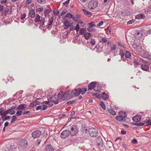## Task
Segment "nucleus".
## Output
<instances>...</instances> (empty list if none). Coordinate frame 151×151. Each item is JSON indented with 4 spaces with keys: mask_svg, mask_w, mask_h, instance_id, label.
<instances>
[{
    "mask_svg": "<svg viewBox=\"0 0 151 151\" xmlns=\"http://www.w3.org/2000/svg\"><path fill=\"white\" fill-rule=\"evenodd\" d=\"M9 110H8L6 111H4L3 110H1V112H2L3 114V116H5L6 115L8 114L9 113Z\"/></svg>",
    "mask_w": 151,
    "mask_h": 151,
    "instance_id": "obj_37",
    "label": "nucleus"
},
{
    "mask_svg": "<svg viewBox=\"0 0 151 151\" xmlns=\"http://www.w3.org/2000/svg\"><path fill=\"white\" fill-rule=\"evenodd\" d=\"M38 2L41 4H44L45 3V0H37Z\"/></svg>",
    "mask_w": 151,
    "mask_h": 151,
    "instance_id": "obj_54",
    "label": "nucleus"
},
{
    "mask_svg": "<svg viewBox=\"0 0 151 151\" xmlns=\"http://www.w3.org/2000/svg\"><path fill=\"white\" fill-rule=\"evenodd\" d=\"M22 111H19L17 112L16 114L17 116H20L22 115Z\"/></svg>",
    "mask_w": 151,
    "mask_h": 151,
    "instance_id": "obj_56",
    "label": "nucleus"
},
{
    "mask_svg": "<svg viewBox=\"0 0 151 151\" xmlns=\"http://www.w3.org/2000/svg\"><path fill=\"white\" fill-rule=\"evenodd\" d=\"M81 93V88H79L78 89H75L73 90L70 94V96L72 97L74 96H78Z\"/></svg>",
    "mask_w": 151,
    "mask_h": 151,
    "instance_id": "obj_6",
    "label": "nucleus"
},
{
    "mask_svg": "<svg viewBox=\"0 0 151 151\" xmlns=\"http://www.w3.org/2000/svg\"><path fill=\"white\" fill-rule=\"evenodd\" d=\"M86 31V29L83 28H81L80 29L79 31V33L80 34L83 35L84 33H85V32Z\"/></svg>",
    "mask_w": 151,
    "mask_h": 151,
    "instance_id": "obj_32",
    "label": "nucleus"
},
{
    "mask_svg": "<svg viewBox=\"0 0 151 151\" xmlns=\"http://www.w3.org/2000/svg\"><path fill=\"white\" fill-rule=\"evenodd\" d=\"M88 24L89 26V27H93L95 26L94 22H93L89 23H88Z\"/></svg>",
    "mask_w": 151,
    "mask_h": 151,
    "instance_id": "obj_53",
    "label": "nucleus"
},
{
    "mask_svg": "<svg viewBox=\"0 0 151 151\" xmlns=\"http://www.w3.org/2000/svg\"><path fill=\"white\" fill-rule=\"evenodd\" d=\"M78 129L76 126L73 125L71 127L69 133L71 136L76 135L78 133Z\"/></svg>",
    "mask_w": 151,
    "mask_h": 151,
    "instance_id": "obj_4",
    "label": "nucleus"
},
{
    "mask_svg": "<svg viewBox=\"0 0 151 151\" xmlns=\"http://www.w3.org/2000/svg\"><path fill=\"white\" fill-rule=\"evenodd\" d=\"M141 116L140 115H137L132 118V120L134 122H139L140 121Z\"/></svg>",
    "mask_w": 151,
    "mask_h": 151,
    "instance_id": "obj_11",
    "label": "nucleus"
},
{
    "mask_svg": "<svg viewBox=\"0 0 151 151\" xmlns=\"http://www.w3.org/2000/svg\"><path fill=\"white\" fill-rule=\"evenodd\" d=\"M92 95L93 96H96L97 97H99L101 96V95L100 94L97 95V93H94L92 94Z\"/></svg>",
    "mask_w": 151,
    "mask_h": 151,
    "instance_id": "obj_62",
    "label": "nucleus"
},
{
    "mask_svg": "<svg viewBox=\"0 0 151 151\" xmlns=\"http://www.w3.org/2000/svg\"><path fill=\"white\" fill-rule=\"evenodd\" d=\"M40 24H41L42 25H43L45 22L44 18H42L40 20Z\"/></svg>",
    "mask_w": 151,
    "mask_h": 151,
    "instance_id": "obj_51",
    "label": "nucleus"
},
{
    "mask_svg": "<svg viewBox=\"0 0 151 151\" xmlns=\"http://www.w3.org/2000/svg\"><path fill=\"white\" fill-rule=\"evenodd\" d=\"M103 24V22L102 21H101L99 22L97 25V27L100 26L102 25Z\"/></svg>",
    "mask_w": 151,
    "mask_h": 151,
    "instance_id": "obj_64",
    "label": "nucleus"
},
{
    "mask_svg": "<svg viewBox=\"0 0 151 151\" xmlns=\"http://www.w3.org/2000/svg\"><path fill=\"white\" fill-rule=\"evenodd\" d=\"M107 111L108 112L112 115H115L116 114L115 111L112 109H108Z\"/></svg>",
    "mask_w": 151,
    "mask_h": 151,
    "instance_id": "obj_28",
    "label": "nucleus"
},
{
    "mask_svg": "<svg viewBox=\"0 0 151 151\" xmlns=\"http://www.w3.org/2000/svg\"><path fill=\"white\" fill-rule=\"evenodd\" d=\"M29 16L31 18H34L35 17V11L34 10L32 9L29 10Z\"/></svg>",
    "mask_w": 151,
    "mask_h": 151,
    "instance_id": "obj_12",
    "label": "nucleus"
},
{
    "mask_svg": "<svg viewBox=\"0 0 151 151\" xmlns=\"http://www.w3.org/2000/svg\"><path fill=\"white\" fill-rule=\"evenodd\" d=\"M58 97L63 101L66 99H69L70 98V95L68 93H65L62 95L59 93L58 95Z\"/></svg>",
    "mask_w": 151,
    "mask_h": 151,
    "instance_id": "obj_5",
    "label": "nucleus"
},
{
    "mask_svg": "<svg viewBox=\"0 0 151 151\" xmlns=\"http://www.w3.org/2000/svg\"><path fill=\"white\" fill-rule=\"evenodd\" d=\"M10 116H6L5 117L3 116L2 117V120L3 121H6L10 118Z\"/></svg>",
    "mask_w": 151,
    "mask_h": 151,
    "instance_id": "obj_44",
    "label": "nucleus"
},
{
    "mask_svg": "<svg viewBox=\"0 0 151 151\" xmlns=\"http://www.w3.org/2000/svg\"><path fill=\"white\" fill-rule=\"evenodd\" d=\"M95 40L94 39L91 38V40L90 41V43L92 45H94L95 44Z\"/></svg>",
    "mask_w": 151,
    "mask_h": 151,
    "instance_id": "obj_45",
    "label": "nucleus"
},
{
    "mask_svg": "<svg viewBox=\"0 0 151 151\" xmlns=\"http://www.w3.org/2000/svg\"><path fill=\"white\" fill-rule=\"evenodd\" d=\"M53 21V18L52 17L50 18L48 20L49 24L48 25L50 26L52 25Z\"/></svg>",
    "mask_w": 151,
    "mask_h": 151,
    "instance_id": "obj_38",
    "label": "nucleus"
},
{
    "mask_svg": "<svg viewBox=\"0 0 151 151\" xmlns=\"http://www.w3.org/2000/svg\"><path fill=\"white\" fill-rule=\"evenodd\" d=\"M96 83L95 82H93L90 83L88 86V89L90 90L94 89V88L95 86Z\"/></svg>",
    "mask_w": 151,
    "mask_h": 151,
    "instance_id": "obj_17",
    "label": "nucleus"
},
{
    "mask_svg": "<svg viewBox=\"0 0 151 151\" xmlns=\"http://www.w3.org/2000/svg\"><path fill=\"white\" fill-rule=\"evenodd\" d=\"M25 105L24 104L20 105L18 106L17 109L20 110L23 109L25 107Z\"/></svg>",
    "mask_w": 151,
    "mask_h": 151,
    "instance_id": "obj_34",
    "label": "nucleus"
},
{
    "mask_svg": "<svg viewBox=\"0 0 151 151\" xmlns=\"http://www.w3.org/2000/svg\"><path fill=\"white\" fill-rule=\"evenodd\" d=\"M141 68L143 70L147 71L149 69V67L147 65L143 64L141 65Z\"/></svg>",
    "mask_w": 151,
    "mask_h": 151,
    "instance_id": "obj_26",
    "label": "nucleus"
},
{
    "mask_svg": "<svg viewBox=\"0 0 151 151\" xmlns=\"http://www.w3.org/2000/svg\"><path fill=\"white\" fill-rule=\"evenodd\" d=\"M53 150V148L50 145H47L45 147L46 151H52Z\"/></svg>",
    "mask_w": 151,
    "mask_h": 151,
    "instance_id": "obj_16",
    "label": "nucleus"
},
{
    "mask_svg": "<svg viewBox=\"0 0 151 151\" xmlns=\"http://www.w3.org/2000/svg\"><path fill=\"white\" fill-rule=\"evenodd\" d=\"M88 132L89 135L92 137H95L98 134L97 129L96 127H92L89 128Z\"/></svg>",
    "mask_w": 151,
    "mask_h": 151,
    "instance_id": "obj_1",
    "label": "nucleus"
},
{
    "mask_svg": "<svg viewBox=\"0 0 151 151\" xmlns=\"http://www.w3.org/2000/svg\"><path fill=\"white\" fill-rule=\"evenodd\" d=\"M96 145L99 147H102L103 145V141L101 137H99L96 138Z\"/></svg>",
    "mask_w": 151,
    "mask_h": 151,
    "instance_id": "obj_9",
    "label": "nucleus"
},
{
    "mask_svg": "<svg viewBox=\"0 0 151 151\" xmlns=\"http://www.w3.org/2000/svg\"><path fill=\"white\" fill-rule=\"evenodd\" d=\"M76 101V100H74L72 101H70L67 102L66 104L67 105H70V104H73Z\"/></svg>",
    "mask_w": 151,
    "mask_h": 151,
    "instance_id": "obj_40",
    "label": "nucleus"
},
{
    "mask_svg": "<svg viewBox=\"0 0 151 151\" xmlns=\"http://www.w3.org/2000/svg\"><path fill=\"white\" fill-rule=\"evenodd\" d=\"M91 36V35L89 32H86L84 34V37L86 39L88 40Z\"/></svg>",
    "mask_w": 151,
    "mask_h": 151,
    "instance_id": "obj_23",
    "label": "nucleus"
},
{
    "mask_svg": "<svg viewBox=\"0 0 151 151\" xmlns=\"http://www.w3.org/2000/svg\"><path fill=\"white\" fill-rule=\"evenodd\" d=\"M39 102L35 100L30 103L29 106L31 107H33L39 104Z\"/></svg>",
    "mask_w": 151,
    "mask_h": 151,
    "instance_id": "obj_22",
    "label": "nucleus"
},
{
    "mask_svg": "<svg viewBox=\"0 0 151 151\" xmlns=\"http://www.w3.org/2000/svg\"><path fill=\"white\" fill-rule=\"evenodd\" d=\"M101 86L99 84H96L94 88V90L95 91H99L101 90Z\"/></svg>",
    "mask_w": 151,
    "mask_h": 151,
    "instance_id": "obj_18",
    "label": "nucleus"
},
{
    "mask_svg": "<svg viewBox=\"0 0 151 151\" xmlns=\"http://www.w3.org/2000/svg\"><path fill=\"white\" fill-rule=\"evenodd\" d=\"M27 143L25 141L22 140L20 142V145L23 148H24L27 146Z\"/></svg>",
    "mask_w": 151,
    "mask_h": 151,
    "instance_id": "obj_20",
    "label": "nucleus"
},
{
    "mask_svg": "<svg viewBox=\"0 0 151 151\" xmlns=\"http://www.w3.org/2000/svg\"><path fill=\"white\" fill-rule=\"evenodd\" d=\"M41 134V132L39 130H37L34 131L32 133V137L35 139L39 137Z\"/></svg>",
    "mask_w": 151,
    "mask_h": 151,
    "instance_id": "obj_8",
    "label": "nucleus"
},
{
    "mask_svg": "<svg viewBox=\"0 0 151 151\" xmlns=\"http://www.w3.org/2000/svg\"><path fill=\"white\" fill-rule=\"evenodd\" d=\"M30 113V111H26L24 110L23 112V114H29Z\"/></svg>",
    "mask_w": 151,
    "mask_h": 151,
    "instance_id": "obj_60",
    "label": "nucleus"
},
{
    "mask_svg": "<svg viewBox=\"0 0 151 151\" xmlns=\"http://www.w3.org/2000/svg\"><path fill=\"white\" fill-rule=\"evenodd\" d=\"M119 55L121 56V59L123 58L124 55H125V51L122 50H120V51Z\"/></svg>",
    "mask_w": 151,
    "mask_h": 151,
    "instance_id": "obj_35",
    "label": "nucleus"
},
{
    "mask_svg": "<svg viewBox=\"0 0 151 151\" xmlns=\"http://www.w3.org/2000/svg\"><path fill=\"white\" fill-rule=\"evenodd\" d=\"M17 117L15 116H13L12 118V120L11 122V123H12V122H14L17 119Z\"/></svg>",
    "mask_w": 151,
    "mask_h": 151,
    "instance_id": "obj_49",
    "label": "nucleus"
},
{
    "mask_svg": "<svg viewBox=\"0 0 151 151\" xmlns=\"http://www.w3.org/2000/svg\"><path fill=\"white\" fill-rule=\"evenodd\" d=\"M100 105L103 109L105 110V106L103 102H102L100 104Z\"/></svg>",
    "mask_w": 151,
    "mask_h": 151,
    "instance_id": "obj_52",
    "label": "nucleus"
},
{
    "mask_svg": "<svg viewBox=\"0 0 151 151\" xmlns=\"http://www.w3.org/2000/svg\"><path fill=\"white\" fill-rule=\"evenodd\" d=\"M145 124L144 121L142 122H139V123H135L134 124L135 125L137 126H142Z\"/></svg>",
    "mask_w": 151,
    "mask_h": 151,
    "instance_id": "obj_39",
    "label": "nucleus"
},
{
    "mask_svg": "<svg viewBox=\"0 0 151 151\" xmlns=\"http://www.w3.org/2000/svg\"><path fill=\"white\" fill-rule=\"evenodd\" d=\"M86 91V88H83L82 89L81 88V93H80L81 94H84Z\"/></svg>",
    "mask_w": 151,
    "mask_h": 151,
    "instance_id": "obj_41",
    "label": "nucleus"
},
{
    "mask_svg": "<svg viewBox=\"0 0 151 151\" xmlns=\"http://www.w3.org/2000/svg\"><path fill=\"white\" fill-rule=\"evenodd\" d=\"M26 16V15L25 13L22 14L20 17L21 19L22 20H23L25 18Z\"/></svg>",
    "mask_w": 151,
    "mask_h": 151,
    "instance_id": "obj_59",
    "label": "nucleus"
},
{
    "mask_svg": "<svg viewBox=\"0 0 151 151\" xmlns=\"http://www.w3.org/2000/svg\"><path fill=\"white\" fill-rule=\"evenodd\" d=\"M110 46L111 47V50L112 51H115L116 47V45L113 43L111 44Z\"/></svg>",
    "mask_w": 151,
    "mask_h": 151,
    "instance_id": "obj_30",
    "label": "nucleus"
},
{
    "mask_svg": "<svg viewBox=\"0 0 151 151\" xmlns=\"http://www.w3.org/2000/svg\"><path fill=\"white\" fill-rule=\"evenodd\" d=\"M143 55L146 58H151V56L148 54L147 52V51H145L144 52Z\"/></svg>",
    "mask_w": 151,
    "mask_h": 151,
    "instance_id": "obj_29",
    "label": "nucleus"
},
{
    "mask_svg": "<svg viewBox=\"0 0 151 151\" xmlns=\"http://www.w3.org/2000/svg\"><path fill=\"white\" fill-rule=\"evenodd\" d=\"M143 50L141 46H138L137 48L136 49H135V50L139 53H141Z\"/></svg>",
    "mask_w": 151,
    "mask_h": 151,
    "instance_id": "obj_31",
    "label": "nucleus"
},
{
    "mask_svg": "<svg viewBox=\"0 0 151 151\" xmlns=\"http://www.w3.org/2000/svg\"><path fill=\"white\" fill-rule=\"evenodd\" d=\"M41 141L40 139H37L35 143L36 145L37 146L39 145L40 144Z\"/></svg>",
    "mask_w": 151,
    "mask_h": 151,
    "instance_id": "obj_57",
    "label": "nucleus"
},
{
    "mask_svg": "<svg viewBox=\"0 0 151 151\" xmlns=\"http://www.w3.org/2000/svg\"><path fill=\"white\" fill-rule=\"evenodd\" d=\"M145 15L143 13L139 14L135 16L136 19H143L145 17Z\"/></svg>",
    "mask_w": 151,
    "mask_h": 151,
    "instance_id": "obj_19",
    "label": "nucleus"
},
{
    "mask_svg": "<svg viewBox=\"0 0 151 151\" xmlns=\"http://www.w3.org/2000/svg\"><path fill=\"white\" fill-rule=\"evenodd\" d=\"M142 32L140 30L135 34V36L136 38L139 39L142 37Z\"/></svg>",
    "mask_w": 151,
    "mask_h": 151,
    "instance_id": "obj_13",
    "label": "nucleus"
},
{
    "mask_svg": "<svg viewBox=\"0 0 151 151\" xmlns=\"http://www.w3.org/2000/svg\"><path fill=\"white\" fill-rule=\"evenodd\" d=\"M132 47L135 50L137 48L138 46H137V44L134 43L132 44Z\"/></svg>",
    "mask_w": 151,
    "mask_h": 151,
    "instance_id": "obj_55",
    "label": "nucleus"
},
{
    "mask_svg": "<svg viewBox=\"0 0 151 151\" xmlns=\"http://www.w3.org/2000/svg\"><path fill=\"white\" fill-rule=\"evenodd\" d=\"M40 15L37 14L35 19V21L36 22H40Z\"/></svg>",
    "mask_w": 151,
    "mask_h": 151,
    "instance_id": "obj_33",
    "label": "nucleus"
},
{
    "mask_svg": "<svg viewBox=\"0 0 151 151\" xmlns=\"http://www.w3.org/2000/svg\"><path fill=\"white\" fill-rule=\"evenodd\" d=\"M73 14H70V13H67L66 15L65 16V17H69L70 18H71L72 17Z\"/></svg>",
    "mask_w": 151,
    "mask_h": 151,
    "instance_id": "obj_48",
    "label": "nucleus"
},
{
    "mask_svg": "<svg viewBox=\"0 0 151 151\" xmlns=\"http://www.w3.org/2000/svg\"><path fill=\"white\" fill-rule=\"evenodd\" d=\"M131 55V53L128 51H125V56L127 58H129Z\"/></svg>",
    "mask_w": 151,
    "mask_h": 151,
    "instance_id": "obj_25",
    "label": "nucleus"
},
{
    "mask_svg": "<svg viewBox=\"0 0 151 151\" xmlns=\"http://www.w3.org/2000/svg\"><path fill=\"white\" fill-rule=\"evenodd\" d=\"M132 142L134 144H136L137 143V141L136 139H134L132 141Z\"/></svg>",
    "mask_w": 151,
    "mask_h": 151,
    "instance_id": "obj_61",
    "label": "nucleus"
},
{
    "mask_svg": "<svg viewBox=\"0 0 151 151\" xmlns=\"http://www.w3.org/2000/svg\"><path fill=\"white\" fill-rule=\"evenodd\" d=\"M98 4L96 0H92L88 3V7L91 9H94L97 6Z\"/></svg>",
    "mask_w": 151,
    "mask_h": 151,
    "instance_id": "obj_3",
    "label": "nucleus"
},
{
    "mask_svg": "<svg viewBox=\"0 0 151 151\" xmlns=\"http://www.w3.org/2000/svg\"><path fill=\"white\" fill-rule=\"evenodd\" d=\"M134 64L135 66H137L139 64V63L138 60H135L134 61Z\"/></svg>",
    "mask_w": 151,
    "mask_h": 151,
    "instance_id": "obj_58",
    "label": "nucleus"
},
{
    "mask_svg": "<svg viewBox=\"0 0 151 151\" xmlns=\"http://www.w3.org/2000/svg\"><path fill=\"white\" fill-rule=\"evenodd\" d=\"M119 114L120 116H116V119L119 121L125 122L126 120L125 117L126 116V112L122 111L119 112Z\"/></svg>",
    "mask_w": 151,
    "mask_h": 151,
    "instance_id": "obj_2",
    "label": "nucleus"
},
{
    "mask_svg": "<svg viewBox=\"0 0 151 151\" xmlns=\"http://www.w3.org/2000/svg\"><path fill=\"white\" fill-rule=\"evenodd\" d=\"M47 106L46 105H43L42 106H39L37 107L36 109V110H44L46 109L47 108Z\"/></svg>",
    "mask_w": 151,
    "mask_h": 151,
    "instance_id": "obj_10",
    "label": "nucleus"
},
{
    "mask_svg": "<svg viewBox=\"0 0 151 151\" xmlns=\"http://www.w3.org/2000/svg\"><path fill=\"white\" fill-rule=\"evenodd\" d=\"M107 40L105 38H102L101 40V42H106L107 41Z\"/></svg>",
    "mask_w": 151,
    "mask_h": 151,
    "instance_id": "obj_63",
    "label": "nucleus"
},
{
    "mask_svg": "<svg viewBox=\"0 0 151 151\" xmlns=\"http://www.w3.org/2000/svg\"><path fill=\"white\" fill-rule=\"evenodd\" d=\"M145 124L147 123V125L151 126V120H146L144 121Z\"/></svg>",
    "mask_w": 151,
    "mask_h": 151,
    "instance_id": "obj_43",
    "label": "nucleus"
},
{
    "mask_svg": "<svg viewBox=\"0 0 151 151\" xmlns=\"http://www.w3.org/2000/svg\"><path fill=\"white\" fill-rule=\"evenodd\" d=\"M53 12L54 14L55 15H57L59 13V11L58 10H53Z\"/></svg>",
    "mask_w": 151,
    "mask_h": 151,
    "instance_id": "obj_46",
    "label": "nucleus"
},
{
    "mask_svg": "<svg viewBox=\"0 0 151 151\" xmlns=\"http://www.w3.org/2000/svg\"><path fill=\"white\" fill-rule=\"evenodd\" d=\"M63 23L65 26V29H67L69 27V23L66 19H64Z\"/></svg>",
    "mask_w": 151,
    "mask_h": 151,
    "instance_id": "obj_14",
    "label": "nucleus"
},
{
    "mask_svg": "<svg viewBox=\"0 0 151 151\" xmlns=\"http://www.w3.org/2000/svg\"><path fill=\"white\" fill-rule=\"evenodd\" d=\"M121 14L123 16L128 15L130 14V12L128 10L124 9L121 13Z\"/></svg>",
    "mask_w": 151,
    "mask_h": 151,
    "instance_id": "obj_21",
    "label": "nucleus"
},
{
    "mask_svg": "<svg viewBox=\"0 0 151 151\" xmlns=\"http://www.w3.org/2000/svg\"><path fill=\"white\" fill-rule=\"evenodd\" d=\"M75 29L76 30V32H78L79 31V30L80 29L79 25L78 24H77L76 25V27H75Z\"/></svg>",
    "mask_w": 151,
    "mask_h": 151,
    "instance_id": "obj_50",
    "label": "nucleus"
},
{
    "mask_svg": "<svg viewBox=\"0 0 151 151\" xmlns=\"http://www.w3.org/2000/svg\"><path fill=\"white\" fill-rule=\"evenodd\" d=\"M84 14L88 17H90L92 15V13L85 9H83Z\"/></svg>",
    "mask_w": 151,
    "mask_h": 151,
    "instance_id": "obj_15",
    "label": "nucleus"
},
{
    "mask_svg": "<svg viewBox=\"0 0 151 151\" xmlns=\"http://www.w3.org/2000/svg\"><path fill=\"white\" fill-rule=\"evenodd\" d=\"M48 99L49 100H50L52 102L54 103L55 104H57L59 103V101H58L57 100L55 101L54 100H52V97L49 96L47 97Z\"/></svg>",
    "mask_w": 151,
    "mask_h": 151,
    "instance_id": "obj_27",
    "label": "nucleus"
},
{
    "mask_svg": "<svg viewBox=\"0 0 151 151\" xmlns=\"http://www.w3.org/2000/svg\"><path fill=\"white\" fill-rule=\"evenodd\" d=\"M70 134L69 131L68 130H64L60 134L61 137L63 139L67 138Z\"/></svg>",
    "mask_w": 151,
    "mask_h": 151,
    "instance_id": "obj_7",
    "label": "nucleus"
},
{
    "mask_svg": "<svg viewBox=\"0 0 151 151\" xmlns=\"http://www.w3.org/2000/svg\"><path fill=\"white\" fill-rule=\"evenodd\" d=\"M71 18H72L73 20L76 22H78L79 19H78L77 17L76 18L75 17H74L73 15H72Z\"/></svg>",
    "mask_w": 151,
    "mask_h": 151,
    "instance_id": "obj_42",
    "label": "nucleus"
},
{
    "mask_svg": "<svg viewBox=\"0 0 151 151\" xmlns=\"http://www.w3.org/2000/svg\"><path fill=\"white\" fill-rule=\"evenodd\" d=\"M52 11V9H46L44 12L45 15V16L46 15L48 14L50 12Z\"/></svg>",
    "mask_w": 151,
    "mask_h": 151,
    "instance_id": "obj_36",
    "label": "nucleus"
},
{
    "mask_svg": "<svg viewBox=\"0 0 151 151\" xmlns=\"http://www.w3.org/2000/svg\"><path fill=\"white\" fill-rule=\"evenodd\" d=\"M146 11L148 12H151V5L147 7Z\"/></svg>",
    "mask_w": 151,
    "mask_h": 151,
    "instance_id": "obj_47",
    "label": "nucleus"
},
{
    "mask_svg": "<svg viewBox=\"0 0 151 151\" xmlns=\"http://www.w3.org/2000/svg\"><path fill=\"white\" fill-rule=\"evenodd\" d=\"M104 100H106L108 98V95L105 93V92H103L102 95L100 96Z\"/></svg>",
    "mask_w": 151,
    "mask_h": 151,
    "instance_id": "obj_24",
    "label": "nucleus"
}]
</instances>
